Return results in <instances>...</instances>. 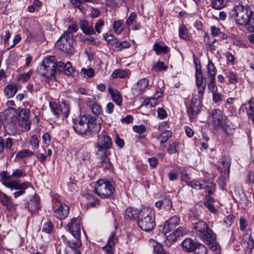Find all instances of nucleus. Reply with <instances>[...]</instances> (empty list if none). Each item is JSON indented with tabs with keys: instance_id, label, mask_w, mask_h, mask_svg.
Segmentation results:
<instances>
[{
	"instance_id": "obj_23",
	"label": "nucleus",
	"mask_w": 254,
	"mask_h": 254,
	"mask_svg": "<svg viewBox=\"0 0 254 254\" xmlns=\"http://www.w3.org/2000/svg\"><path fill=\"white\" fill-rule=\"evenodd\" d=\"M141 209H138L134 207H128L126 211L125 217L126 219L131 220L137 219L140 214Z\"/></svg>"
},
{
	"instance_id": "obj_34",
	"label": "nucleus",
	"mask_w": 254,
	"mask_h": 254,
	"mask_svg": "<svg viewBox=\"0 0 254 254\" xmlns=\"http://www.w3.org/2000/svg\"><path fill=\"white\" fill-rule=\"evenodd\" d=\"M180 142L177 141L170 142L167 150L169 154H172L177 153L179 150Z\"/></svg>"
},
{
	"instance_id": "obj_47",
	"label": "nucleus",
	"mask_w": 254,
	"mask_h": 254,
	"mask_svg": "<svg viewBox=\"0 0 254 254\" xmlns=\"http://www.w3.org/2000/svg\"><path fill=\"white\" fill-rule=\"evenodd\" d=\"M111 95L113 101L118 105H120L122 102V99L121 95L118 91L114 92V91L111 92Z\"/></svg>"
},
{
	"instance_id": "obj_46",
	"label": "nucleus",
	"mask_w": 254,
	"mask_h": 254,
	"mask_svg": "<svg viewBox=\"0 0 254 254\" xmlns=\"http://www.w3.org/2000/svg\"><path fill=\"white\" fill-rule=\"evenodd\" d=\"M123 21L119 20L115 21L113 24V29L116 33L117 34H120L123 30L122 26Z\"/></svg>"
},
{
	"instance_id": "obj_45",
	"label": "nucleus",
	"mask_w": 254,
	"mask_h": 254,
	"mask_svg": "<svg viewBox=\"0 0 254 254\" xmlns=\"http://www.w3.org/2000/svg\"><path fill=\"white\" fill-rule=\"evenodd\" d=\"M78 30V27L76 24H72L69 26L67 30V31H65L63 34L69 36L71 38L73 37V32H76Z\"/></svg>"
},
{
	"instance_id": "obj_33",
	"label": "nucleus",
	"mask_w": 254,
	"mask_h": 254,
	"mask_svg": "<svg viewBox=\"0 0 254 254\" xmlns=\"http://www.w3.org/2000/svg\"><path fill=\"white\" fill-rule=\"evenodd\" d=\"M113 44L114 46L115 50H117V51H120L123 49L127 48L130 47V44L126 41H116L114 42Z\"/></svg>"
},
{
	"instance_id": "obj_19",
	"label": "nucleus",
	"mask_w": 254,
	"mask_h": 254,
	"mask_svg": "<svg viewBox=\"0 0 254 254\" xmlns=\"http://www.w3.org/2000/svg\"><path fill=\"white\" fill-rule=\"evenodd\" d=\"M69 207L65 203H61L58 208L54 210L56 216L60 220L64 219L69 214Z\"/></svg>"
},
{
	"instance_id": "obj_59",
	"label": "nucleus",
	"mask_w": 254,
	"mask_h": 254,
	"mask_svg": "<svg viewBox=\"0 0 254 254\" xmlns=\"http://www.w3.org/2000/svg\"><path fill=\"white\" fill-rule=\"evenodd\" d=\"M221 128H223V131L227 136H230L233 134L234 132V128L232 127L230 125H226V124Z\"/></svg>"
},
{
	"instance_id": "obj_6",
	"label": "nucleus",
	"mask_w": 254,
	"mask_h": 254,
	"mask_svg": "<svg viewBox=\"0 0 254 254\" xmlns=\"http://www.w3.org/2000/svg\"><path fill=\"white\" fill-rule=\"evenodd\" d=\"M2 185L11 190H18V191L15 192L13 194L14 197L17 198L23 194L25 192V190L31 186V184L28 182L20 183L18 181L10 182H2Z\"/></svg>"
},
{
	"instance_id": "obj_62",
	"label": "nucleus",
	"mask_w": 254,
	"mask_h": 254,
	"mask_svg": "<svg viewBox=\"0 0 254 254\" xmlns=\"http://www.w3.org/2000/svg\"><path fill=\"white\" fill-rule=\"evenodd\" d=\"M133 129L135 132L141 134L146 131V127L143 125L135 126L133 127Z\"/></svg>"
},
{
	"instance_id": "obj_41",
	"label": "nucleus",
	"mask_w": 254,
	"mask_h": 254,
	"mask_svg": "<svg viewBox=\"0 0 254 254\" xmlns=\"http://www.w3.org/2000/svg\"><path fill=\"white\" fill-rule=\"evenodd\" d=\"M154 50L157 54L160 53H167L169 51V48L167 46H162L158 43H155L154 45Z\"/></svg>"
},
{
	"instance_id": "obj_64",
	"label": "nucleus",
	"mask_w": 254,
	"mask_h": 254,
	"mask_svg": "<svg viewBox=\"0 0 254 254\" xmlns=\"http://www.w3.org/2000/svg\"><path fill=\"white\" fill-rule=\"evenodd\" d=\"M153 253L154 254H165L162 247L159 245L154 246Z\"/></svg>"
},
{
	"instance_id": "obj_14",
	"label": "nucleus",
	"mask_w": 254,
	"mask_h": 254,
	"mask_svg": "<svg viewBox=\"0 0 254 254\" xmlns=\"http://www.w3.org/2000/svg\"><path fill=\"white\" fill-rule=\"evenodd\" d=\"M30 111L27 108L21 109L19 114L18 124L26 131L29 130L30 128Z\"/></svg>"
},
{
	"instance_id": "obj_22",
	"label": "nucleus",
	"mask_w": 254,
	"mask_h": 254,
	"mask_svg": "<svg viewBox=\"0 0 254 254\" xmlns=\"http://www.w3.org/2000/svg\"><path fill=\"white\" fill-rule=\"evenodd\" d=\"M41 72L44 73L45 68H53L55 69L56 58L54 56H48L42 61V64L39 65Z\"/></svg>"
},
{
	"instance_id": "obj_32",
	"label": "nucleus",
	"mask_w": 254,
	"mask_h": 254,
	"mask_svg": "<svg viewBox=\"0 0 254 254\" xmlns=\"http://www.w3.org/2000/svg\"><path fill=\"white\" fill-rule=\"evenodd\" d=\"M222 167H221V171L224 173L228 174L231 165L230 159L229 157H224L222 158L221 161Z\"/></svg>"
},
{
	"instance_id": "obj_9",
	"label": "nucleus",
	"mask_w": 254,
	"mask_h": 254,
	"mask_svg": "<svg viewBox=\"0 0 254 254\" xmlns=\"http://www.w3.org/2000/svg\"><path fill=\"white\" fill-rule=\"evenodd\" d=\"M195 77L197 92L199 94V98H202L203 96L204 90L206 88V84L205 78L202 75L200 65H199V67L197 65H196Z\"/></svg>"
},
{
	"instance_id": "obj_29",
	"label": "nucleus",
	"mask_w": 254,
	"mask_h": 254,
	"mask_svg": "<svg viewBox=\"0 0 254 254\" xmlns=\"http://www.w3.org/2000/svg\"><path fill=\"white\" fill-rule=\"evenodd\" d=\"M204 240L208 242L209 249L213 251H215L218 248V244L216 242V236L214 233H212Z\"/></svg>"
},
{
	"instance_id": "obj_56",
	"label": "nucleus",
	"mask_w": 254,
	"mask_h": 254,
	"mask_svg": "<svg viewBox=\"0 0 254 254\" xmlns=\"http://www.w3.org/2000/svg\"><path fill=\"white\" fill-rule=\"evenodd\" d=\"M90 108L92 113L96 116L100 115L102 111L101 107L96 103L92 104Z\"/></svg>"
},
{
	"instance_id": "obj_4",
	"label": "nucleus",
	"mask_w": 254,
	"mask_h": 254,
	"mask_svg": "<svg viewBox=\"0 0 254 254\" xmlns=\"http://www.w3.org/2000/svg\"><path fill=\"white\" fill-rule=\"evenodd\" d=\"M115 190V187L112 183L102 179L97 182L94 191L101 198H105L111 196Z\"/></svg>"
},
{
	"instance_id": "obj_8",
	"label": "nucleus",
	"mask_w": 254,
	"mask_h": 254,
	"mask_svg": "<svg viewBox=\"0 0 254 254\" xmlns=\"http://www.w3.org/2000/svg\"><path fill=\"white\" fill-rule=\"evenodd\" d=\"M73 38L63 34L56 43V46L64 52L71 53L73 52Z\"/></svg>"
},
{
	"instance_id": "obj_3",
	"label": "nucleus",
	"mask_w": 254,
	"mask_h": 254,
	"mask_svg": "<svg viewBox=\"0 0 254 254\" xmlns=\"http://www.w3.org/2000/svg\"><path fill=\"white\" fill-rule=\"evenodd\" d=\"M137 222L138 227L142 231L149 232L154 229L155 226V215L152 208H142Z\"/></svg>"
},
{
	"instance_id": "obj_43",
	"label": "nucleus",
	"mask_w": 254,
	"mask_h": 254,
	"mask_svg": "<svg viewBox=\"0 0 254 254\" xmlns=\"http://www.w3.org/2000/svg\"><path fill=\"white\" fill-rule=\"evenodd\" d=\"M244 106H246V109L247 107L249 108V109L247 111L248 115L249 116L250 118L252 119L254 124V110L253 109L252 101L251 100L249 101L248 103L245 104Z\"/></svg>"
},
{
	"instance_id": "obj_16",
	"label": "nucleus",
	"mask_w": 254,
	"mask_h": 254,
	"mask_svg": "<svg viewBox=\"0 0 254 254\" xmlns=\"http://www.w3.org/2000/svg\"><path fill=\"white\" fill-rule=\"evenodd\" d=\"M87 133L90 134L98 133L101 129L100 123H97L96 118L95 117L87 115Z\"/></svg>"
},
{
	"instance_id": "obj_28",
	"label": "nucleus",
	"mask_w": 254,
	"mask_h": 254,
	"mask_svg": "<svg viewBox=\"0 0 254 254\" xmlns=\"http://www.w3.org/2000/svg\"><path fill=\"white\" fill-rule=\"evenodd\" d=\"M59 109L63 117L67 118L69 113L68 103L65 100L62 101L59 104Z\"/></svg>"
},
{
	"instance_id": "obj_7",
	"label": "nucleus",
	"mask_w": 254,
	"mask_h": 254,
	"mask_svg": "<svg viewBox=\"0 0 254 254\" xmlns=\"http://www.w3.org/2000/svg\"><path fill=\"white\" fill-rule=\"evenodd\" d=\"M87 117L86 114L80 115L73 121V128L76 133L82 135L87 133Z\"/></svg>"
},
{
	"instance_id": "obj_20",
	"label": "nucleus",
	"mask_w": 254,
	"mask_h": 254,
	"mask_svg": "<svg viewBox=\"0 0 254 254\" xmlns=\"http://www.w3.org/2000/svg\"><path fill=\"white\" fill-rule=\"evenodd\" d=\"M118 239L115 232L112 233L109 238L107 244L103 248L106 254H113V249L115 244Z\"/></svg>"
},
{
	"instance_id": "obj_11",
	"label": "nucleus",
	"mask_w": 254,
	"mask_h": 254,
	"mask_svg": "<svg viewBox=\"0 0 254 254\" xmlns=\"http://www.w3.org/2000/svg\"><path fill=\"white\" fill-rule=\"evenodd\" d=\"M194 229L197 232L196 235L203 240L213 233L207 224L202 221H199L195 223Z\"/></svg>"
},
{
	"instance_id": "obj_48",
	"label": "nucleus",
	"mask_w": 254,
	"mask_h": 254,
	"mask_svg": "<svg viewBox=\"0 0 254 254\" xmlns=\"http://www.w3.org/2000/svg\"><path fill=\"white\" fill-rule=\"evenodd\" d=\"M53 229V225L50 221H47L44 223L42 231L46 233H50Z\"/></svg>"
},
{
	"instance_id": "obj_53",
	"label": "nucleus",
	"mask_w": 254,
	"mask_h": 254,
	"mask_svg": "<svg viewBox=\"0 0 254 254\" xmlns=\"http://www.w3.org/2000/svg\"><path fill=\"white\" fill-rule=\"evenodd\" d=\"M187 232V229L184 227H179L176 230L173 231L174 233L175 234L178 239L182 236L183 235L186 234Z\"/></svg>"
},
{
	"instance_id": "obj_38",
	"label": "nucleus",
	"mask_w": 254,
	"mask_h": 254,
	"mask_svg": "<svg viewBox=\"0 0 254 254\" xmlns=\"http://www.w3.org/2000/svg\"><path fill=\"white\" fill-rule=\"evenodd\" d=\"M71 3L77 8L81 12H83L87 6V4L81 0H70Z\"/></svg>"
},
{
	"instance_id": "obj_37",
	"label": "nucleus",
	"mask_w": 254,
	"mask_h": 254,
	"mask_svg": "<svg viewBox=\"0 0 254 254\" xmlns=\"http://www.w3.org/2000/svg\"><path fill=\"white\" fill-rule=\"evenodd\" d=\"M128 75V73L126 70L118 69L113 71L112 74V76L113 78H117L118 77L125 78Z\"/></svg>"
},
{
	"instance_id": "obj_58",
	"label": "nucleus",
	"mask_w": 254,
	"mask_h": 254,
	"mask_svg": "<svg viewBox=\"0 0 254 254\" xmlns=\"http://www.w3.org/2000/svg\"><path fill=\"white\" fill-rule=\"evenodd\" d=\"M104 25V21L102 19H98L95 24L94 30L95 32H97L98 34L100 33Z\"/></svg>"
},
{
	"instance_id": "obj_63",
	"label": "nucleus",
	"mask_w": 254,
	"mask_h": 254,
	"mask_svg": "<svg viewBox=\"0 0 254 254\" xmlns=\"http://www.w3.org/2000/svg\"><path fill=\"white\" fill-rule=\"evenodd\" d=\"M244 244L248 250L251 251L254 247V241L252 238H249L244 242Z\"/></svg>"
},
{
	"instance_id": "obj_36",
	"label": "nucleus",
	"mask_w": 254,
	"mask_h": 254,
	"mask_svg": "<svg viewBox=\"0 0 254 254\" xmlns=\"http://www.w3.org/2000/svg\"><path fill=\"white\" fill-rule=\"evenodd\" d=\"M34 153L28 149H22L19 151L16 154L15 158L22 159L23 158L30 157Z\"/></svg>"
},
{
	"instance_id": "obj_52",
	"label": "nucleus",
	"mask_w": 254,
	"mask_h": 254,
	"mask_svg": "<svg viewBox=\"0 0 254 254\" xmlns=\"http://www.w3.org/2000/svg\"><path fill=\"white\" fill-rule=\"evenodd\" d=\"M228 78L229 83L230 84H236L238 82V77L236 73L230 71L227 75Z\"/></svg>"
},
{
	"instance_id": "obj_17",
	"label": "nucleus",
	"mask_w": 254,
	"mask_h": 254,
	"mask_svg": "<svg viewBox=\"0 0 254 254\" xmlns=\"http://www.w3.org/2000/svg\"><path fill=\"white\" fill-rule=\"evenodd\" d=\"M0 202L8 211H11L16 209V204L11 200V197L1 190H0Z\"/></svg>"
},
{
	"instance_id": "obj_27",
	"label": "nucleus",
	"mask_w": 254,
	"mask_h": 254,
	"mask_svg": "<svg viewBox=\"0 0 254 254\" xmlns=\"http://www.w3.org/2000/svg\"><path fill=\"white\" fill-rule=\"evenodd\" d=\"M30 36L35 42H43L45 41L44 31L41 28L37 31L31 33Z\"/></svg>"
},
{
	"instance_id": "obj_30",
	"label": "nucleus",
	"mask_w": 254,
	"mask_h": 254,
	"mask_svg": "<svg viewBox=\"0 0 254 254\" xmlns=\"http://www.w3.org/2000/svg\"><path fill=\"white\" fill-rule=\"evenodd\" d=\"M230 0H212L211 6L214 9L220 10L225 7Z\"/></svg>"
},
{
	"instance_id": "obj_42",
	"label": "nucleus",
	"mask_w": 254,
	"mask_h": 254,
	"mask_svg": "<svg viewBox=\"0 0 254 254\" xmlns=\"http://www.w3.org/2000/svg\"><path fill=\"white\" fill-rule=\"evenodd\" d=\"M179 36L180 38L184 40H187L189 39V37L188 35V32L186 27L182 25L180 26L179 30Z\"/></svg>"
},
{
	"instance_id": "obj_35",
	"label": "nucleus",
	"mask_w": 254,
	"mask_h": 254,
	"mask_svg": "<svg viewBox=\"0 0 254 254\" xmlns=\"http://www.w3.org/2000/svg\"><path fill=\"white\" fill-rule=\"evenodd\" d=\"M108 154L109 152H106V153H103L102 156H100L101 157L100 163L105 169H109L111 166L110 159L108 158Z\"/></svg>"
},
{
	"instance_id": "obj_13",
	"label": "nucleus",
	"mask_w": 254,
	"mask_h": 254,
	"mask_svg": "<svg viewBox=\"0 0 254 254\" xmlns=\"http://www.w3.org/2000/svg\"><path fill=\"white\" fill-rule=\"evenodd\" d=\"M201 103L196 98L191 100L190 107L188 108V115L191 121L196 120L198 114L201 111Z\"/></svg>"
},
{
	"instance_id": "obj_18",
	"label": "nucleus",
	"mask_w": 254,
	"mask_h": 254,
	"mask_svg": "<svg viewBox=\"0 0 254 254\" xmlns=\"http://www.w3.org/2000/svg\"><path fill=\"white\" fill-rule=\"evenodd\" d=\"M180 222V218L178 216L174 215L171 217L165 222L163 226V231L165 233H168L172 229L178 225Z\"/></svg>"
},
{
	"instance_id": "obj_39",
	"label": "nucleus",
	"mask_w": 254,
	"mask_h": 254,
	"mask_svg": "<svg viewBox=\"0 0 254 254\" xmlns=\"http://www.w3.org/2000/svg\"><path fill=\"white\" fill-rule=\"evenodd\" d=\"M207 68V72L209 74L210 77H215L216 73V69L213 62L210 60L208 61Z\"/></svg>"
},
{
	"instance_id": "obj_5",
	"label": "nucleus",
	"mask_w": 254,
	"mask_h": 254,
	"mask_svg": "<svg viewBox=\"0 0 254 254\" xmlns=\"http://www.w3.org/2000/svg\"><path fill=\"white\" fill-rule=\"evenodd\" d=\"M112 146V141L110 137L105 132H102L99 137V141L97 143V155L102 156L103 153L108 152V149Z\"/></svg>"
},
{
	"instance_id": "obj_2",
	"label": "nucleus",
	"mask_w": 254,
	"mask_h": 254,
	"mask_svg": "<svg viewBox=\"0 0 254 254\" xmlns=\"http://www.w3.org/2000/svg\"><path fill=\"white\" fill-rule=\"evenodd\" d=\"M236 22L239 25H245L248 30L254 32V13L251 19L248 18L249 14H252L251 9L247 5H238L234 8Z\"/></svg>"
},
{
	"instance_id": "obj_15",
	"label": "nucleus",
	"mask_w": 254,
	"mask_h": 254,
	"mask_svg": "<svg viewBox=\"0 0 254 254\" xmlns=\"http://www.w3.org/2000/svg\"><path fill=\"white\" fill-rule=\"evenodd\" d=\"M149 86V80L144 78L140 79L132 88V94L135 96L142 94Z\"/></svg>"
},
{
	"instance_id": "obj_40",
	"label": "nucleus",
	"mask_w": 254,
	"mask_h": 254,
	"mask_svg": "<svg viewBox=\"0 0 254 254\" xmlns=\"http://www.w3.org/2000/svg\"><path fill=\"white\" fill-rule=\"evenodd\" d=\"M194 252L195 254H207L206 247L200 243H196Z\"/></svg>"
},
{
	"instance_id": "obj_21",
	"label": "nucleus",
	"mask_w": 254,
	"mask_h": 254,
	"mask_svg": "<svg viewBox=\"0 0 254 254\" xmlns=\"http://www.w3.org/2000/svg\"><path fill=\"white\" fill-rule=\"evenodd\" d=\"M81 30L86 35L95 34V31L92 24H90L86 20L81 19L79 22Z\"/></svg>"
},
{
	"instance_id": "obj_60",
	"label": "nucleus",
	"mask_w": 254,
	"mask_h": 254,
	"mask_svg": "<svg viewBox=\"0 0 254 254\" xmlns=\"http://www.w3.org/2000/svg\"><path fill=\"white\" fill-rule=\"evenodd\" d=\"M64 71L67 75H71L73 73V69L70 62H67L65 64Z\"/></svg>"
},
{
	"instance_id": "obj_54",
	"label": "nucleus",
	"mask_w": 254,
	"mask_h": 254,
	"mask_svg": "<svg viewBox=\"0 0 254 254\" xmlns=\"http://www.w3.org/2000/svg\"><path fill=\"white\" fill-rule=\"evenodd\" d=\"M25 176V172L23 169H17L13 171L11 177L20 178Z\"/></svg>"
},
{
	"instance_id": "obj_51",
	"label": "nucleus",
	"mask_w": 254,
	"mask_h": 254,
	"mask_svg": "<svg viewBox=\"0 0 254 254\" xmlns=\"http://www.w3.org/2000/svg\"><path fill=\"white\" fill-rule=\"evenodd\" d=\"M163 95V91H162L161 89H160V91L156 92L155 97L149 99H148V101L147 102V104H150V105L153 106L157 102V98H158L160 97H161Z\"/></svg>"
},
{
	"instance_id": "obj_44",
	"label": "nucleus",
	"mask_w": 254,
	"mask_h": 254,
	"mask_svg": "<svg viewBox=\"0 0 254 254\" xmlns=\"http://www.w3.org/2000/svg\"><path fill=\"white\" fill-rule=\"evenodd\" d=\"M172 135V132L170 130H165L162 132L160 137L161 138L160 143H164L168 141V140Z\"/></svg>"
},
{
	"instance_id": "obj_25",
	"label": "nucleus",
	"mask_w": 254,
	"mask_h": 254,
	"mask_svg": "<svg viewBox=\"0 0 254 254\" xmlns=\"http://www.w3.org/2000/svg\"><path fill=\"white\" fill-rule=\"evenodd\" d=\"M18 85L14 83L7 85L4 90V95L7 98L13 97L18 89Z\"/></svg>"
},
{
	"instance_id": "obj_31",
	"label": "nucleus",
	"mask_w": 254,
	"mask_h": 254,
	"mask_svg": "<svg viewBox=\"0 0 254 254\" xmlns=\"http://www.w3.org/2000/svg\"><path fill=\"white\" fill-rule=\"evenodd\" d=\"M39 73L44 77L48 79H53L55 77V69L53 68H45L44 73L41 72L40 66L38 68Z\"/></svg>"
},
{
	"instance_id": "obj_12",
	"label": "nucleus",
	"mask_w": 254,
	"mask_h": 254,
	"mask_svg": "<svg viewBox=\"0 0 254 254\" xmlns=\"http://www.w3.org/2000/svg\"><path fill=\"white\" fill-rule=\"evenodd\" d=\"M188 185L195 189H206V191L209 194L212 193V188L214 187V184L211 181L198 182L195 180H190Z\"/></svg>"
},
{
	"instance_id": "obj_50",
	"label": "nucleus",
	"mask_w": 254,
	"mask_h": 254,
	"mask_svg": "<svg viewBox=\"0 0 254 254\" xmlns=\"http://www.w3.org/2000/svg\"><path fill=\"white\" fill-rule=\"evenodd\" d=\"M50 107L51 112L56 116L58 117L60 114V109L58 107L57 103L55 102H50Z\"/></svg>"
},
{
	"instance_id": "obj_49",
	"label": "nucleus",
	"mask_w": 254,
	"mask_h": 254,
	"mask_svg": "<svg viewBox=\"0 0 254 254\" xmlns=\"http://www.w3.org/2000/svg\"><path fill=\"white\" fill-rule=\"evenodd\" d=\"M167 68L168 67L164 65L163 62L160 61L154 63L152 66L153 70L157 69L159 70H166Z\"/></svg>"
},
{
	"instance_id": "obj_1",
	"label": "nucleus",
	"mask_w": 254,
	"mask_h": 254,
	"mask_svg": "<svg viewBox=\"0 0 254 254\" xmlns=\"http://www.w3.org/2000/svg\"><path fill=\"white\" fill-rule=\"evenodd\" d=\"M67 230L73 236L74 240H67L65 236H62L63 240L67 241L68 247L73 254H81L80 248L82 243L80 240L81 221L78 217L73 218L67 224Z\"/></svg>"
},
{
	"instance_id": "obj_10",
	"label": "nucleus",
	"mask_w": 254,
	"mask_h": 254,
	"mask_svg": "<svg viewBox=\"0 0 254 254\" xmlns=\"http://www.w3.org/2000/svg\"><path fill=\"white\" fill-rule=\"evenodd\" d=\"M212 124L214 127H223L226 124L227 117L220 109H214L212 111Z\"/></svg>"
},
{
	"instance_id": "obj_57",
	"label": "nucleus",
	"mask_w": 254,
	"mask_h": 254,
	"mask_svg": "<svg viewBox=\"0 0 254 254\" xmlns=\"http://www.w3.org/2000/svg\"><path fill=\"white\" fill-rule=\"evenodd\" d=\"M30 143L34 149H37L39 145V140L36 135H33L30 141Z\"/></svg>"
},
{
	"instance_id": "obj_24",
	"label": "nucleus",
	"mask_w": 254,
	"mask_h": 254,
	"mask_svg": "<svg viewBox=\"0 0 254 254\" xmlns=\"http://www.w3.org/2000/svg\"><path fill=\"white\" fill-rule=\"evenodd\" d=\"M27 207L31 213L36 212L40 208V199L37 195L33 196L28 203Z\"/></svg>"
},
{
	"instance_id": "obj_61",
	"label": "nucleus",
	"mask_w": 254,
	"mask_h": 254,
	"mask_svg": "<svg viewBox=\"0 0 254 254\" xmlns=\"http://www.w3.org/2000/svg\"><path fill=\"white\" fill-rule=\"evenodd\" d=\"M235 216L233 214L228 215L224 220V222L228 226H230L232 225L235 219Z\"/></svg>"
},
{
	"instance_id": "obj_55",
	"label": "nucleus",
	"mask_w": 254,
	"mask_h": 254,
	"mask_svg": "<svg viewBox=\"0 0 254 254\" xmlns=\"http://www.w3.org/2000/svg\"><path fill=\"white\" fill-rule=\"evenodd\" d=\"M180 173L181 174V181L185 182L188 185L190 181V178L189 177L188 174L184 169H182L180 171Z\"/></svg>"
},
{
	"instance_id": "obj_26",
	"label": "nucleus",
	"mask_w": 254,
	"mask_h": 254,
	"mask_svg": "<svg viewBox=\"0 0 254 254\" xmlns=\"http://www.w3.org/2000/svg\"><path fill=\"white\" fill-rule=\"evenodd\" d=\"M184 250L187 252H193L196 247V244L190 238L185 239L182 243Z\"/></svg>"
}]
</instances>
